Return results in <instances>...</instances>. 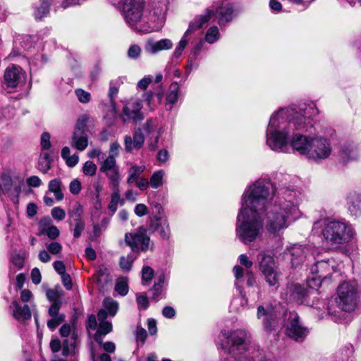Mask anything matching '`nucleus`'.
Wrapping results in <instances>:
<instances>
[{"mask_svg": "<svg viewBox=\"0 0 361 361\" xmlns=\"http://www.w3.org/2000/svg\"><path fill=\"white\" fill-rule=\"evenodd\" d=\"M87 156L91 159L97 158L99 163L107 157L105 153L102 152L100 148L92 149L88 152Z\"/></svg>", "mask_w": 361, "mask_h": 361, "instance_id": "bf43d9fd", "label": "nucleus"}, {"mask_svg": "<svg viewBox=\"0 0 361 361\" xmlns=\"http://www.w3.org/2000/svg\"><path fill=\"white\" fill-rule=\"evenodd\" d=\"M141 53L140 47L137 44L131 45L128 51V56L131 59H137Z\"/></svg>", "mask_w": 361, "mask_h": 361, "instance_id": "0e129e2a", "label": "nucleus"}, {"mask_svg": "<svg viewBox=\"0 0 361 361\" xmlns=\"http://www.w3.org/2000/svg\"><path fill=\"white\" fill-rule=\"evenodd\" d=\"M142 104L140 99L128 102L123 107L121 118L123 123H136L143 119Z\"/></svg>", "mask_w": 361, "mask_h": 361, "instance_id": "f3484780", "label": "nucleus"}, {"mask_svg": "<svg viewBox=\"0 0 361 361\" xmlns=\"http://www.w3.org/2000/svg\"><path fill=\"white\" fill-rule=\"evenodd\" d=\"M158 129L157 135H156L155 140L153 143L149 145V148L152 150H154L157 147L159 137L162 133V129L161 127L158 126V122L156 119H149L146 121V123L143 126V129L146 132L147 134H150L155 129Z\"/></svg>", "mask_w": 361, "mask_h": 361, "instance_id": "473e14b6", "label": "nucleus"}, {"mask_svg": "<svg viewBox=\"0 0 361 361\" xmlns=\"http://www.w3.org/2000/svg\"><path fill=\"white\" fill-rule=\"evenodd\" d=\"M357 285L355 281H344L337 288V305L343 311L351 312L357 305Z\"/></svg>", "mask_w": 361, "mask_h": 361, "instance_id": "9d476101", "label": "nucleus"}, {"mask_svg": "<svg viewBox=\"0 0 361 361\" xmlns=\"http://www.w3.org/2000/svg\"><path fill=\"white\" fill-rule=\"evenodd\" d=\"M324 226L323 235L325 240L332 245H341L348 243L355 234L353 226L345 222L331 221L328 223L325 220L314 222L313 230Z\"/></svg>", "mask_w": 361, "mask_h": 361, "instance_id": "39448f33", "label": "nucleus"}, {"mask_svg": "<svg viewBox=\"0 0 361 361\" xmlns=\"http://www.w3.org/2000/svg\"><path fill=\"white\" fill-rule=\"evenodd\" d=\"M46 249L50 253V255L60 257L62 252L63 247L61 243L53 241L51 243H47L45 244Z\"/></svg>", "mask_w": 361, "mask_h": 361, "instance_id": "3c124183", "label": "nucleus"}, {"mask_svg": "<svg viewBox=\"0 0 361 361\" xmlns=\"http://www.w3.org/2000/svg\"><path fill=\"white\" fill-rule=\"evenodd\" d=\"M165 279L166 277L164 274H161L158 276L157 279L154 281V286L149 290V292L152 294V299L156 301L159 300V297L163 293L164 290Z\"/></svg>", "mask_w": 361, "mask_h": 361, "instance_id": "f704fd0d", "label": "nucleus"}, {"mask_svg": "<svg viewBox=\"0 0 361 361\" xmlns=\"http://www.w3.org/2000/svg\"><path fill=\"white\" fill-rule=\"evenodd\" d=\"M145 142V136L141 128H137L133 133V137L130 135H126L124 137L125 149L130 152L133 149H140Z\"/></svg>", "mask_w": 361, "mask_h": 361, "instance_id": "a878e982", "label": "nucleus"}, {"mask_svg": "<svg viewBox=\"0 0 361 361\" xmlns=\"http://www.w3.org/2000/svg\"><path fill=\"white\" fill-rule=\"evenodd\" d=\"M149 230L152 233L157 232L162 239L166 240H169L171 237V228L168 217L160 213L150 218Z\"/></svg>", "mask_w": 361, "mask_h": 361, "instance_id": "6ab92c4d", "label": "nucleus"}, {"mask_svg": "<svg viewBox=\"0 0 361 361\" xmlns=\"http://www.w3.org/2000/svg\"><path fill=\"white\" fill-rule=\"evenodd\" d=\"M259 269L262 272L277 269L273 257L265 254L261 255Z\"/></svg>", "mask_w": 361, "mask_h": 361, "instance_id": "79ce46f5", "label": "nucleus"}, {"mask_svg": "<svg viewBox=\"0 0 361 361\" xmlns=\"http://www.w3.org/2000/svg\"><path fill=\"white\" fill-rule=\"evenodd\" d=\"M317 114L314 103L283 108L273 113L266 130L267 145L276 152H288L292 131H307L312 127V118Z\"/></svg>", "mask_w": 361, "mask_h": 361, "instance_id": "f03ea898", "label": "nucleus"}, {"mask_svg": "<svg viewBox=\"0 0 361 361\" xmlns=\"http://www.w3.org/2000/svg\"><path fill=\"white\" fill-rule=\"evenodd\" d=\"M172 47L173 43L169 39H162L159 41L148 39L145 49L149 54H155L161 51L171 49Z\"/></svg>", "mask_w": 361, "mask_h": 361, "instance_id": "bb28decb", "label": "nucleus"}, {"mask_svg": "<svg viewBox=\"0 0 361 361\" xmlns=\"http://www.w3.org/2000/svg\"><path fill=\"white\" fill-rule=\"evenodd\" d=\"M248 334L245 330L238 329L233 331H221L220 345L221 348L231 355L233 358L227 359V361H254L247 356L241 355L247 349V339Z\"/></svg>", "mask_w": 361, "mask_h": 361, "instance_id": "20e7f679", "label": "nucleus"}, {"mask_svg": "<svg viewBox=\"0 0 361 361\" xmlns=\"http://www.w3.org/2000/svg\"><path fill=\"white\" fill-rule=\"evenodd\" d=\"M134 259L132 256L121 257L120 259V266L123 271L130 270Z\"/></svg>", "mask_w": 361, "mask_h": 361, "instance_id": "13d9d810", "label": "nucleus"}, {"mask_svg": "<svg viewBox=\"0 0 361 361\" xmlns=\"http://www.w3.org/2000/svg\"><path fill=\"white\" fill-rule=\"evenodd\" d=\"M233 271L236 281L235 284L239 291V296L232 300L230 309L231 312H239L246 309L247 306V299L240 286V283L243 281L244 269L241 267L235 265L233 267Z\"/></svg>", "mask_w": 361, "mask_h": 361, "instance_id": "4468645a", "label": "nucleus"}, {"mask_svg": "<svg viewBox=\"0 0 361 361\" xmlns=\"http://www.w3.org/2000/svg\"><path fill=\"white\" fill-rule=\"evenodd\" d=\"M112 331V324L111 322L105 321L101 322L99 324V327L94 335V339L99 344L102 343L103 336L106 335Z\"/></svg>", "mask_w": 361, "mask_h": 361, "instance_id": "4c0bfd02", "label": "nucleus"}, {"mask_svg": "<svg viewBox=\"0 0 361 361\" xmlns=\"http://www.w3.org/2000/svg\"><path fill=\"white\" fill-rule=\"evenodd\" d=\"M48 188L49 190L54 194L57 201H61L63 199V184L61 179L54 178L51 180Z\"/></svg>", "mask_w": 361, "mask_h": 361, "instance_id": "e433bc0d", "label": "nucleus"}, {"mask_svg": "<svg viewBox=\"0 0 361 361\" xmlns=\"http://www.w3.org/2000/svg\"><path fill=\"white\" fill-rule=\"evenodd\" d=\"M266 282L276 290L279 287V273L277 269L262 272Z\"/></svg>", "mask_w": 361, "mask_h": 361, "instance_id": "ea45409f", "label": "nucleus"}, {"mask_svg": "<svg viewBox=\"0 0 361 361\" xmlns=\"http://www.w3.org/2000/svg\"><path fill=\"white\" fill-rule=\"evenodd\" d=\"M64 295V293L63 290L61 288H56V289H49L47 291V296L48 299L52 302V304H54L55 302H61V301L59 300V299L61 297H63Z\"/></svg>", "mask_w": 361, "mask_h": 361, "instance_id": "603ef678", "label": "nucleus"}, {"mask_svg": "<svg viewBox=\"0 0 361 361\" xmlns=\"http://www.w3.org/2000/svg\"><path fill=\"white\" fill-rule=\"evenodd\" d=\"M257 317L262 322L266 331L271 332L276 329L278 324L277 314L275 308L271 305L258 306Z\"/></svg>", "mask_w": 361, "mask_h": 361, "instance_id": "2eb2a0df", "label": "nucleus"}, {"mask_svg": "<svg viewBox=\"0 0 361 361\" xmlns=\"http://www.w3.org/2000/svg\"><path fill=\"white\" fill-rule=\"evenodd\" d=\"M76 338L77 334L75 332H73L72 334L71 341H69L68 339L64 340L62 350L63 355L68 356L69 355L73 353L75 346Z\"/></svg>", "mask_w": 361, "mask_h": 361, "instance_id": "49530a36", "label": "nucleus"}, {"mask_svg": "<svg viewBox=\"0 0 361 361\" xmlns=\"http://www.w3.org/2000/svg\"><path fill=\"white\" fill-rule=\"evenodd\" d=\"M145 166L133 165L128 169L127 183L132 184L139 179L140 176L145 171Z\"/></svg>", "mask_w": 361, "mask_h": 361, "instance_id": "37998d69", "label": "nucleus"}, {"mask_svg": "<svg viewBox=\"0 0 361 361\" xmlns=\"http://www.w3.org/2000/svg\"><path fill=\"white\" fill-rule=\"evenodd\" d=\"M34 16L37 19H41L49 12V0H39L34 6Z\"/></svg>", "mask_w": 361, "mask_h": 361, "instance_id": "58836bf2", "label": "nucleus"}, {"mask_svg": "<svg viewBox=\"0 0 361 361\" xmlns=\"http://www.w3.org/2000/svg\"><path fill=\"white\" fill-rule=\"evenodd\" d=\"M71 145L78 151H84L88 146L87 133H73Z\"/></svg>", "mask_w": 361, "mask_h": 361, "instance_id": "2f4dec72", "label": "nucleus"}, {"mask_svg": "<svg viewBox=\"0 0 361 361\" xmlns=\"http://www.w3.org/2000/svg\"><path fill=\"white\" fill-rule=\"evenodd\" d=\"M180 87L177 82H172L166 94L164 108L166 111H171L178 102Z\"/></svg>", "mask_w": 361, "mask_h": 361, "instance_id": "c756f323", "label": "nucleus"}, {"mask_svg": "<svg viewBox=\"0 0 361 361\" xmlns=\"http://www.w3.org/2000/svg\"><path fill=\"white\" fill-rule=\"evenodd\" d=\"M309 292L298 283H288L286 289L281 293V298L287 301L295 302L298 304L307 302Z\"/></svg>", "mask_w": 361, "mask_h": 361, "instance_id": "a211bd4d", "label": "nucleus"}, {"mask_svg": "<svg viewBox=\"0 0 361 361\" xmlns=\"http://www.w3.org/2000/svg\"><path fill=\"white\" fill-rule=\"evenodd\" d=\"M341 162L345 164L350 161L357 159L358 154L356 147L353 143L345 142L341 147L338 152Z\"/></svg>", "mask_w": 361, "mask_h": 361, "instance_id": "cd10ccee", "label": "nucleus"}, {"mask_svg": "<svg viewBox=\"0 0 361 361\" xmlns=\"http://www.w3.org/2000/svg\"><path fill=\"white\" fill-rule=\"evenodd\" d=\"M165 172L164 170H158L154 171L150 177L149 184L154 189H157L161 187L164 183V177Z\"/></svg>", "mask_w": 361, "mask_h": 361, "instance_id": "a18cd8bd", "label": "nucleus"}, {"mask_svg": "<svg viewBox=\"0 0 361 361\" xmlns=\"http://www.w3.org/2000/svg\"><path fill=\"white\" fill-rule=\"evenodd\" d=\"M125 241L133 250L147 251L149 246L150 238L147 235V229L140 226L134 234L126 233Z\"/></svg>", "mask_w": 361, "mask_h": 361, "instance_id": "dca6fc26", "label": "nucleus"}, {"mask_svg": "<svg viewBox=\"0 0 361 361\" xmlns=\"http://www.w3.org/2000/svg\"><path fill=\"white\" fill-rule=\"evenodd\" d=\"M76 224L73 230L74 238H79L85 229V224L80 219H75Z\"/></svg>", "mask_w": 361, "mask_h": 361, "instance_id": "052dcab7", "label": "nucleus"}, {"mask_svg": "<svg viewBox=\"0 0 361 361\" xmlns=\"http://www.w3.org/2000/svg\"><path fill=\"white\" fill-rule=\"evenodd\" d=\"M10 308L13 312V316L18 320L25 321L31 317V311L27 305L20 306L16 301H13Z\"/></svg>", "mask_w": 361, "mask_h": 361, "instance_id": "7c9ffc66", "label": "nucleus"}, {"mask_svg": "<svg viewBox=\"0 0 361 361\" xmlns=\"http://www.w3.org/2000/svg\"><path fill=\"white\" fill-rule=\"evenodd\" d=\"M115 290L121 295H126L128 292V286L126 279H118L116 283Z\"/></svg>", "mask_w": 361, "mask_h": 361, "instance_id": "864d4df0", "label": "nucleus"}, {"mask_svg": "<svg viewBox=\"0 0 361 361\" xmlns=\"http://www.w3.org/2000/svg\"><path fill=\"white\" fill-rule=\"evenodd\" d=\"M15 180H17L18 183L15 184L14 186V191L16 193V196L13 199V201L17 203L18 202V196L23 185V179L18 176L13 177V179L11 173L9 171H4L0 173V192L6 193L8 192Z\"/></svg>", "mask_w": 361, "mask_h": 361, "instance_id": "aec40b11", "label": "nucleus"}, {"mask_svg": "<svg viewBox=\"0 0 361 361\" xmlns=\"http://www.w3.org/2000/svg\"><path fill=\"white\" fill-rule=\"evenodd\" d=\"M312 137H308L300 133L293 134L289 140V147L299 154L308 157Z\"/></svg>", "mask_w": 361, "mask_h": 361, "instance_id": "4be33fe9", "label": "nucleus"}, {"mask_svg": "<svg viewBox=\"0 0 361 361\" xmlns=\"http://www.w3.org/2000/svg\"><path fill=\"white\" fill-rule=\"evenodd\" d=\"M61 305V302H55L51 304L49 308L48 314L51 319L47 321V326L51 331H54L65 320V314L59 312Z\"/></svg>", "mask_w": 361, "mask_h": 361, "instance_id": "393cba45", "label": "nucleus"}, {"mask_svg": "<svg viewBox=\"0 0 361 361\" xmlns=\"http://www.w3.org/2000/svg\"><path fill=\"white\" fill-rule=\"evenodd\" d=\"M97 171V165L91 161H87L82 167V172L85 175L93 176Z\"/></svg>", "mask_w": 361, "mask_h": 361, "instance_id": "4d7b16f0", "label": "nucleus"}, {"mask_svg": "<svg viewBox=\"0 0 361 361\" xmlns=\"http://www.w3.org/2000/svg\"><path fill=\"white\" fill-rule=\"evenodd\" d=\"M213 12L208 11L206 14H201L197 16L189 24L188 30L185 32L180 41L176 47L173 57L174 59H179L183 54V50L186 47L189 42V36L195 31L202 28L204 25H207L209 19L213 15Z\"/></svg>", "mask_w": 361, "mask_h": 361, "instance_id": "f8f14e48", "label": "nucleus"}, {"mask_svg": "<svg viewBox=\"0 0 361 361\" xmlns=\"http://www.w3.org/2000/svg\"><path fill=\"white\" fill-rule=\"evenodd\" d=\"M103 305L105 310L109 313L110 316H115L118 308V305L116 301L111 298H105L103 302Z\"/></svg>", "mask_w": 361, "mask_h": 361, "instance_id": "8fccbe9b", "label": "nucleus"}, {"mask_svg": "<svg viewBox=\"0 0 361 361\" xmlns=\"http://www.w3.org/2000/svg\"><path fill=\"white\" fill-rule=\"evenodd\" d=\"M274 202L265 211L267 212V228L274 235H279L300 216L299 204L302 200L301 192L291 185H282L277 190Z\"/></svg>", "mask_w": 361, "mask_h": 361, "instance_id": "7ed1b4c3", "label": "nucleus"}, {"mask_svg": "<svg viewBox=\"0 0 361 361\" xmlns=\"http://www.w3.org/2000/svg\"><path fill=\"white\" fill-rule=\"evenodd\" d=\"M124 17L126 23L134 30L138 32L145 13L144 0H121L117 4Z\"/></svg>", "mask_w": 361, "mask_h": 361, "instance_id": "423d86ee", "label": "nucleus"}, {"mask_svg": "<svg viewBox=\"0 0 361 361\" xmlns=\"http://www.w3.org/2000/svg\"><path fill=\"white\" fill-rule=\"evenodd\" d=\"M274 195V185L268 178H259L244 190L235 226L236 237L243 244H250L262 235V214Z\"/></svg>", "mask_w": 361, "mask_h": 361, "instance_id": "f257e3e1", "label": "nucleus"}, {"mask_svg": "<svg viewBox=\"0 0 361 361\" xmlns=\"http://www.w3.org/2000/svg\"><path fill=\"white\" fill-rule=\"evenodd\" d=\"M41 233L46 235L50 240L56 239L59 235L60 231L56 226L51 225L42 230Z\"/></svg>", "mask_w": 361, "mask_h": 361, "instance_id": "5fc2aeb1", "label": "nucleus"}, {"mask_svg": "<svg viewBox=\"0 0 361 361\" xmlns=\"http://www.w3.org/2000/svg\"><path fill=\"white\" fill-rule=\"evenodd\" d=\"M332 152L331 141L322 136H315L312 138L308 159L314 161L324 160L329 157Z\"/></svg>", "mask_w": 361, "mask_h": 361, "instance_id": "ddd939ff", "label": "nucleus"}, {"mask_svg": "<svg viewBox=\"0 0 361 361\" xmlns=\"http://www.w3.org/2000/svg\"><path fill=\"white\" fill-rule=\"evenodd\" d=\"M50 134L44 132L41 135V147L42 150H47L51 147Z\"/></svg>", "mask_w": 361, "mask_h": 361, "instance_id": "680f3d73", "label": "nucleus"}, {"mask_svg": "<svg viewBox=\"0 0 361 361\" xmlns=\"http://www.w3.org/2000/svg\"><path fill=\"white\" fill-rule=\"evenodd\" d=\"M112 188V193L111 195V200L108 205V209L111 212V215L114 214L117 210L118 204H124V200L121 199L119 185H111Z\"/></svg>", "mask_w": 361, "mask_h": 361, "instance_id": "72a5a7b5", "label": "nucleus"}, {"mask_svg": "<svg viewBox=\"0 0 361 361\" xmlns=\"http://www.w3.org/2000/svg\"><path fill=\"white\" fill-rule=\"evenodd\" d=\"M91 120V117L87 114L81 115L78 117L73 132L80 133H87V123Z\"/></svg>", "mask_w": 361, "mask_h": 361, "instance_id": "c03bdc74", "label": "nucleus"}, {"mask_svg": "<svg viewBox=\"0 0 361 361\" xmlns=\"http://www.w3.org/2000/svg\"><path fill=\"white\" fill-rule=\"evenodd\" d=\"M142 284L148 285L154 277V269L149 266L145 265L142 267Z\"/></svg>", "mask_w": 361, "mask_h": 361, "instance_id": "09e8293b", "label": "nucleus"}, {"mask_svg": "<svg viewBox=\"0 0 361 361\" xmlns=\"http://www.w3.org/2000/svg\"><path fill=\"white\" fill-rule=\"evenodd\" d=\"M166 7L163 3H158L145 12L139 32H152L160 30L166 21Z\"/></svg>", "mask_w": 361, "mask_h": 361, "instance_id": "6e6552de", "label": "nucleus"}, {"mask_svg": "<svg viewBox=\"0 0 361 361\" xmlns=\"http://www.w3.org/2000/svg\"><path fill=\"white\" fill-rule=\"evenodd\" d=\"M310 248L302 245H293L288 250L286 255L290 257V262L293 267L302 264L306 259Z\"/></svg>", "mask_w": 361, "mask_h": 361, "instance_id": "b1692460", "label": "nucleus"}, {"mask_svg": "<svg viewBox=\"0 0 361 361\" xmlns=\"http://www.w3.org/2000/svg\"><path fill=\"white\" fill-rule=\"evenodd\" d=\"M208 11H212L214 13L209 20H214L218 18V23L220 25H224L232 20L238 13V11L234 8V5L230 3L222 4L216 8L215 11L213 9H207L204 14H206Z\"/></svg>", "mask_w": 361, "mask_h": 361, "instance_id": "412c9836", "label": "nucleus"}, {"mask_svg": "<svg viewBox=\"0 0 361 361\" xmlns=\"http://www.w3.org/2000/svg\"><path fill=\"white\" fill-rule=\"evenodd\" d=\"M9 262L10 272L15 274L16 270L13 271V267L16 268L17 270L22 269L25 266V257L19 253H14L11 255Z\"/></svg>", "mask_w": 361, "mask_h": 361, "instance_id": "a19ab883", "label": "nucleus"}, {"mask_svg": "<svg viewBox=\"0 0 361 361\" xmlns=\"http://www.w3.org/2000/svg\"><path fill=\"white\" fill-rule=\"evenodd\" d=\"M220 38V33L216 26L209 27L204 37V39L209 44L216 42Z\"/></svg>", "mask_w": 361, "mask_h": 361, "instance_id": "de8ad7c7", "label": "nucleus"}, {"mask_svg": "<svg viewBox=\"0 0 361 361\" xmlns=\"http://www.w3.org/2000/svg\"><path fill=\"white\" fill-rule=\"evenodd\" d=\"M347 206L352 216H360L361 215V193L350 192L347 197Z\"/></svg>", "mask_w": 361, "mask_h": 361, "instance_id": "c85d7f7f", "label": "nucleus"}, {"mask_svg": "<svg viewBox=\"0 0 361 361\" xmlns=\"http://www.w3.org/2000/svg\"><path fill=\"white\" fill-rule=\"evenodd\" d=\"M135 336L137 341H140L142 343H144L147 338V334L144 328L137 326L135 331Z\"/></svg>", "mask_w": 361, "mask_h": 361, "instance_id": "774afa93", "label": "nucleus"}, {"mask_svg": "<svg viewBox=\"0 0 361 361\" xmlns=\"http://www.w3.org/2000/svg\"><path fill=\"white\" fill-rule=\"evenodd\" d=\"M52 158L47 152L42 151L39 154L37 169L43 173H47L51 167Z\"/></svg>", "mask_w": 361, "mask_h": 361, "instance_id": "c9c22d12", "label": "nucleus"}, {"mask_svg": "<svg viewBox=\"0 0 361 361\" xmlns=\"http://www.w3.org/2000/svg\"><path fill=\"white\" fill-rule=\"evenodd\" d=\"M51 214L52 217L58 221L63 220L66 216L65 211L59 207H54L51 210Z\"/></svg>", "mask_w": 361, "mask_h": 361, "instance_id": "e2e57ef3", "label": "nucleus"}, {"mask_svg": "<svg viewBox=\"0 0 361 361\" xmlns=\"http://www.w3.org/2000/svg\"><path fill=\"white\" fill-rule=\"evenodd\" d=\"M4 80L8 87H16L25 81V73L19 67H8L5 71Z\"/></svg>", "mask_w": 361, "mask_h": 361, "instance_id": "5701e85b", "label": "nucleus"}, {"mask_svg": "<svg viewBox=\"0 0 361 361\" xmlns=\"http://www.w3.org/2000/svg\"><path fill=\"white\" fill-rule=\"evenodd\" d=\"M136 300L139 309L146 310L148 307L149 301L145 295H137Z\"/></svg>", "mask_w": 361, "mask_h": 361, "instance_id": "69168bd1", "label": "nucleus"}, {"mask_svg": "<svg viewBox=\"0 0 361 361\" xmlns=\"http://www.w3.org/2000/svg\"><path fill=\"white\" fill-rule=\"evenodd\" d=\"M75 94L80 102L86 104L88 103L91 99V94L90 92L84 90L81 88L75 90Z\"/></svg>", "mask_w": 361, "mask_h": 361, "instance_id": "6e6d98bb", "label": "nucleus"}, {"mask_svg": "<svg viewBox=\"0 0 361 361\" xmlns=\"http://www.w3.org/2000/svg\"><path fill=\"white\" fill-rule=\"evenodd\" d=\"M120 145L115 142L110 145L108 156L100 162L99 171L104 173L110 185H118L121 180L119 166L116 158L119 154Z\"/></svg>", "mask_w": 361, "mask_h": 361, "instance_id": "0eeeda50", "label": "nucleus"}, {"mask_svg": "<svg viewBox=\"0 0 361 361\" xmlns=\"http://www.w3.org/2000/svg\"><path fill=\"white\" fill-rule=\"evenodd\" d=\"M336 271V263L333 259L317 261L310 268V276L307 279V286L314 290L318 289Z\"/></svg>", "mask_w": 361, "mask_h": 361, "instance_id": "1a4fd4ad", "label": "nucleus"}, {"mask_svg": "<svg viewBox=\"0 0 361 361\" xmlns=\"http://www.w3.org/2000/svg\"><path fill=\"white\" fill-rule=\"evenodd\" d=\"M285 334L290 339L302 342L309 334L308 329L302 323L297 312H285Z\"/></svg>", "mask_w": 361, "mask_h": 361, "instance_id": "9b49d317", "label": "nucleus"}, {"mask_svg": "<svg viewBox=\"0 0 361 361\" xmlns=\"http://www.w3.org/2000/svg\"><path fill=\"white\" fill-rule=\"evenodd\" d=\"M81 183L78 180H73L71 182L69 185L70 192L73 195H78L81 191Z\"/></svg>", "mask_w": 361, "mask_h": 361, "instance_id": "338daca9", "label": "nucleus"}]
</instances>
